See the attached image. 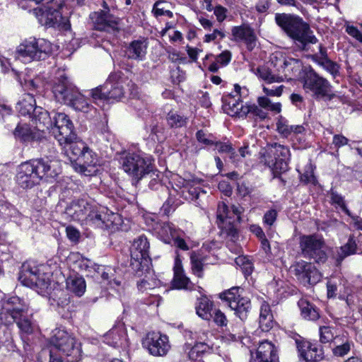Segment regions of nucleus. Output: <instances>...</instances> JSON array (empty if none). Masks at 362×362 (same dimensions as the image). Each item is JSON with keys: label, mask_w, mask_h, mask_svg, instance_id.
I'll return each mask as SVG.
<instances>
[{"label": "nucleus", "mask_w": 362, "mask_h": 362, "mask_svg": "<svg viewBox=\"0 0 362 362\" xmlns=\"http://www.w3.org/2000/svg\"><path fill=\"white\" fill-rule=\"evenodd\" d=\"M52 154L30 159L22 163L18 168L16 176V183L23 189H30L39 185L41 181L54 182L62 173L60 161Z\"/></svg>", "instance_id": "obj_1"}, {"label": "nucleus", "mask_w": 362, "mask_h": 362, "mask_svg": "<svg viewBox=\"0 0 362 362\" xmlns=\"http://www.w3.org/2000/svg\"><path fill=\"white\" fill-rule=\"evenodd\" d=\"M275 22L303 50L308 51L310 44L317 42V39L309 25L298 16L284 13H276Z\"/></svg>", "instance_id": "obj_2"}, {"label": "nucleus", "mask_w": 362, "mask_h": 362, "mask_svg": "<svg viewBox=\"0 0 362 362\" xmlns=\"http://www.w3.org/2000/svg\"><path fill=\"white\" fill-rule=\"evenodd\" d=\"M234 88L235 95L229 94L223 99V108L228 115L238 117H245L247 115H252L262 119L267 117V112L257 105L255 104L243 105L240 98L247 93V90L245 88H242L239 85L235 84Z\"/></svg>", "instance_id": "obj_3"}, {"label": "nucleus", "mask_w": 362, "mask_h": 362, "mask_svg": "<svg viewBox=\"0 0 362 362\" xmlns=\"http://www.w3.org/2000/svg\"><path fill=\"white\" fill-rule=\"evenodd\" d=\"M260 154V163L271 169L274 177L288 169L291 153L288 146L276 142L269 144Z\"/></svg>", "instance_id": "obj_4"}, {"label": "nucleus", "mask_w": 362, "mask_h": 362, "mask_svg": "<svg viewBox=\"0 0 362 362\" xmlns=\"http://www.w3.org/2000/svg\"><path fill=\"white\" fill-rule=\"evenodd\" d=\"M119 162L122 170L137 182L148 175L153 176L151 159L139 153L124 152Z\"/></svg>", "instance_id": "obj_5"}, {"label": "nucleus", "mask_w": 362, "mask_h": 362, "mask_svg": "<svg viewBox=\"0 0 362 362\" xmlns=\"http://www.w3.org/2000/svg\"><path fill=\"white\" fill-rule=\"evenodd\" d=\"M51 43L43 38H30L21 43L17 49V58L24 63L34 60H44L52 52Z\"/></svg>", "instance_id": "obj_6"}, {"label": "nucleus", "mask_w": 362, "mask_h": 362, "mask_svg": "<svg viewBox=\"0 0 362 362\" xmlns=\"http://www.w3.org/2000/svg\"><path fill=\"white\" fill-rule=\"evenodd\" d=\"M46 266L36 265L33 262L23 264L19 274L18 280L28 287L37 286L40 288H47L50 284L49 277L45 272Z\"/></svg>", "instance_id": "obj_7"}, {"label": "nucleus", "mask_w": 362, "mask_h": 362, "mask_svg": "<svg viewBox=\"0 0 362 362\" xmlns=\"http://www.w3.org/2000/svg\"><path fill=\"white\" fill-rule=\"evenodd\" d=\"M303 71V88L306 93H311L316 98L330 95L332 86L326 78L320 76L311 66L304 67Z\"/></svg>", "instance_id": "obj_8"}, {"label": "nucleus", "mask_w": 362, "mask_h": 362, "mask_svg": "<svg viewBox=\"0 0 362 362\" xmlns=\"http://www.w3.org/2000/svg\"><path fill=\"white\" fill-rule=\"evenodd\" d=\"M50 343L64 355L70 357L71 362L77 361L81 358V349L79 344H77L75 337L66 330H53Z\"/></svg>", "instance_id": "obj_9"}, {"label": "nucleus", "mask_w": 362, "mask_h": 362, "mask_svg": "<svg viewBox=\"0 0 362 362\" xmlns=\"http://www.w3.org/2000/svg\"><path fill=\"white\" fill-rule=\"evenodd\" d=\"M300 247L303 256L305 258L313 259L317 263H323L327 259L325 242L317 235L302 236L300 240Z\"/></svg>", "instance_id": "obj_10"}, {"label": "nucleus", "mask_w": 362, "mask_h": 362, "mask_svg": "<svg viewBox=\"0 0 362 362\" xmlns=\"http://www.w3.org/2000/svg\"><path fill=\"white\" fill-rule=\"evenodd\" d=\"M124 82L117 79L115 76L110 77L105 84L92 90L91 96L97 103L101 100H119L124 94Z\"/></svg>", "instance_id": "obj_11"}, {"label": "nucleus", "mask_w": 362, "mask_h": 362, "mask_svg": "<svg viewBox=\"0 0 362 362\" xmlns=\"http://www.w3.org/2000/svg\"><path fill=\"white\" fill-rule=\"evenodd\" d=\"M220 298L226 301L235 314L243 320L247 317L251 309V303L248 298L240 293V288L233 287L220 293Z\"/></svg>", "instance_id": "obj_12"}, {"label": "nucleus", "mask_w": 362, "mask_h": 362, "mask_svg": "<svg viewBox=\"0 0 362 362\" xmlns=\"http://www.w3.org/2000/svg\"><path fill=\"white\" fill-rule=\"evenodd\" d=\"M1 306L0 320L5 325H12L27 310L25 303L18 296L2 299Z\"/></svg>", "instance_id": "obj_13"}, {"label": "nucleus", "mask_w": 362, "mask_h": 362, "mask_svg": "<svg viewBox=\"0 0 362 362\" xmlns=\"http://www.w3.org/2000/svg\"><path fill=\"white\" fill-rule=\"evenodd\" d=\"M142 344L153 356H165L171 348L168 337L160 332H148Z\"/></svg>", "instance_id": "obj_14"}, {"label": "nucleus", "mask_w": 362, "mask_h": 362, "mask_svg": "<svg viewBox=\"0 0 362 362\" xmlns=\"http://www.w3.org/2000/svg\"><path fill=\"white\" fill-rule=\"evenodd\" d=\"M52 93L58 102L68 105L72 101L74 96L78 94V88L65 74L61 71L54 81Z\"/></svg>", "instance_id": "obj_15"}, {"label": "nucleus", "mask_w": 362, "mask_h": 362, "mask_svg": "<svg viewBox=\"0 0 362 362\" xmlns=\"http://www.w3.org/2000/svg\"><path fill=\"white\" fill-rule=\"evenodd\" d=\"M51 130L59 143L70 141L74 137L73 123L64 112L54 113Z\"/></svg>", "instance_id": "obj_16"}, {"label": "nucleus", "mask_w": 362, "mask_h": 362, "mask_svg": "<svg viewBox=\"0 0 362 362\" xmlns=\"http://www.w3.org/2000/svg\"><path fill=\"white\" fill-rule=\"evenodd\" d=\"M117 218V214L112 212L108 213L106 208L100 207L98 209L95 206L91 204L85 221L90 225L103 228L110 227Z\"/></svg>", "instance_id": "obj_17"}, {"label": "nucleus", "mask_w": 362, "mask_h": 362, "mask_svg": "<svg viewBox=\"0 0 362 362\" xmlns=\"http://www.w3.org/2000/svg\"><path fill=\"white\" fill-rule=\"evenodd\" d=\"M74 168L76 171L86 176L95 175L99 170L98 158L96 154L88 148L81 156L77 157Z\"/></svg>", "instance_id": "obj_18"}, {"label": "nucleus", "mask_w": 362, "mask_h": 362, "mask_svg": "<svg viewBox=\"0 0 362 362\" xmlns=\"http://www.w3.org/2000/svg\"><path fill=\"white\" fill-rule=\"evenodd\" d=\"M296 344L300 357L305 362H319L323 359L324 351L321 345L305 340H296Z\"/></svg>", "instance_id": "obj_19"}, {"label": "nucleus", "mask_w": 362, "mask_h": 362, "mask_svg": "<svg viewBox=\"0 0 362 362\" xmlns=\"http://www.w3.org/2000/svg\"><path fill=\"white\" fill-rule=\"evenodd\" d=\"M291 268L294 274L300 280L309 284H315L321 279V275L315 266L303 260L296 262Z\"/></svg>", "instance_id": "obj_20"}, {"label": "nucleus", "mask_w": 362, "mask_h": 362, "mask_svg": "<svg viewBox=\"0 0 362 362\" xmlns=\"http://www.w3.org/2000/svg\"><path fill=\"white\" fill-rule=\"evenodd\" d=\"M103 341L113 347L127 348L129 342L124 325L122 322L116 324L103 335Z\"/></svg>", "instance_id": "obj_21"}, {"label": "nucleus", "mask_w": 362, "mask_h": 362, "mask_svg": "<svg viewBox=\"0 0 362 362\" xmlns=\"http://www.w3.org/2000/svg\"><path fill=\"white\" fill-rule=\"evenodd\" d=\"M150 244L144 235L135 238L131 247L132 259L138 262L140 265L146 264L149 259Z\"/></svg>", "instance_id": "obj_22"}, {"label": "nucleus", "mask_w": 362, "mask_h": 362, "mask_svg": "<svg viewBox=\"0 0 362 362\" xmlns=\"http://www.w3.org/2000/svg\"><path fill=\"white\" fill-rule=\"evenodd\" d=\"M229 214V209L225 203L218 204L217 209V218L220 222L218 223L219 227L221 228L223 234L233 239L236 238L238 232L235 225L231 223L233 218Z\"/></svg>", "instance_id": "obj_23"}, {"label": "nucleus", "mask_w": 362, "mask_h": 362, "mask_svg": "<svg viewBox=\"0 0 362 362\" xmlns=\"http://www.w3.org/2000/svg\"><path fill=\"white\" fill-rule=\"evenodd\" d=\"M250 362H275L277 360L275 347L267 340L260 342L256 351H250Z\"/></svg>", "instance_id": "obj_24"}, {"label": "nucleus", "mask_w": 362, "mask_h": 362, "mask_svg": "<svg viewBox=\"0 0 362 362\" xmlns=\"http://www.w3.org/2000/svg\"><path fill=\"white\" fill-rule=\"evenodd\" d=\"M90 17L96 30L107 32L117 30V18L107 11L95 12Z\"/></svg>", "instance_id": "obj_25"}, {"label": "nucleus", "mask_w": 362, "mask_h": 362, "mask_svg": "<svg viewBox=\"0 0 362 362\" xmlns=\"http://www.w3.org/2000/svg\"><path fill=\"white\" fill-rule=\"evenodd\" d=\"M91 204L84 199L71 202L65 209V214L74 221L86 220Z\"/></svg>", "instance_id": "obj_26"}, {"label": "nucleus", "mask_w": 362, "mask_h": 362, "mask_svg": "<svg viewBox=\"0 0 362 362\" xmlns=\"http://www.w3.org/2000/svg\"><path fill=\"white\" fill-rule=\"evenodd\" d=\"M33 13L42 25L54 27L60 24L62 16L58 9L49 8L43 11L41 8H33Z\"/></svg>", "instance_id": "obj_27"}, {"label": "nucleus", "mask_w": 362, "mask_h": 362, "mask_svg": "<svg viewBox=\"0 0 362 362\" xmlns=\"http://www.w3.org/2000/svg\"><path fill=\"white\" fill-rule=\"evenodd\" d=\"M211 351L212 346L206 342H197L194 345L187 343L183 346L185 354L193 362H204L202 358Z\"/></svg>", "instance_id": "obj_28"}, {"label": "nucleus", "mask_w": 362, "mask_h": 362, "mask_svg": "<svg viewBox=\"0 0 362 362\" xmlns=\"http://www.w3.org/2000/svg\"><path fill=\"white\" fill-rule=\"evenodd\" d=\"M231 34L235 41L244 42L248 49L252 50L255 46L256 35L253 29L247 25L233 27Z\"/></svg>", "instance_id": "obj_29"}, {"label": "nucleus", "mask_w": 362, "mask_h": 362, "mask_svg": "<svg viewBox=\"0 0 362 362\" xmlns=\"http://www.w3.org/2000/svg\"><path fill=\"white\" fill-rule=\"evenodd\" d=\"M174 276L172 281L173 288L177 289H191L192 282L185 275L181 261L176 258L173 268Z\"/></svg>", "instance_id": "obj_30"}, {"label": "nucleus", "mask_w": 362, "mask_h": 362, "mask_svg": "<svg viewBox=\"0 0 362 362\" xmlns=\"http://www.w3.org/2000/svg\"><path fill=\"white\" fill-rule=\"evenodd\" d=\"M32 121L38 132L49 130L53 127V117H52L47 110L40 107L36 109Z\"/></svg>", "instance_id": "obj_31"}, {"label": "nucleus", "mask_w": 362, "mask_h": 362, "mask_svg": "<svg viewBox=\"0 0 362 362\" xmlns=\"http://www.w3.org/2000/svg\"><path fill=\"white\" fill-rule=\"evenodd\" d=\"M61 146H64L68 156H69L71 161L76 163L77 157L81 156L84 151H86L89 148L82 141L77 140L76 136L74 134V137L71 141L59 143Z\"/></svg>", "instance_id": "obj_32"}, {"label": "nucleus", "mask_w": 362, "mask_h": 362, "mask_svg": "<svg viewBox=\"0 0 362 362\" xmlns=\"http://www.w3.org/2000/svg\"><path fill=\"white\" fill-rule=\"evenodd\" d=\"M13 134L17 139L23 143L36 141L40 139V133L35 127L32 129L27 124H19L15 129Z\"/></svg>", "instance_id": "obj_33"}, {"label": "nucleus", "mask_w": 362, "mask_h": 362, "mask_svg": "<svg viewBox=\"0 0 362 362\" xmlns=\"http://www.w3.org/2000/svg\"><path fill=\"white\" fill-rule=\"evenodd\" d=\"M146 49L147 43L145 40H134L127 49V55L129 59L141 61L146 56Z\"/></svg>", "instance_id": "obj_34"}, {"label": "nucleus", "mask_w": 362, "mask_h": 362, "mask_svg": "<svg viewBox=\"0 0 362 362\" xmlns=\"http://www.w3.org/2000/svg\"><path fill=\"white\" fill-rule=\"evenodd\" d=\"M333 344L334 346L332 349L333 354L338 357H343L348 354L354 344L347 336L342 334L341 336L335 335Z\"/></svg>", "instance_id": "obj_35"}, {"label": "nucleus", "mask_w": 362, "mask_h": 362, "mask_svg": "<svg viewBox=\"0 0 362 362\" xmlns=\"http://www.w3.org/2000/svg\"><path fill=\"white\" fill-rule=\"evenodd\" d=\"M276 130L281 136L287 138L292 133L295 134L303 133L305 128L302 125H290L287 119L280 117L276 122Z\"/></svg>", "instance_id": "obj_36"}, {"label": "nucleus", "mask_w": 362, "mask_h": 362, "mask_svg": "<svg viewBox=\"0 0 362 362\" xmlns=\"http://www.w3.org/2000/svg\"><path fill=\"white\" fill-rule=\"evenodd\" d=\"M195 310L199 317L209 320L212 317L213 303L206 296H202L197 299Z\"/></svg>", "instance_id": "obj_37"}, {"label": "nucleus", "mask_w": 362, "mask_h": 362, "mask_svg": "<svg viewBox=\"0 0 362 362\" xmlns=\"http://www.w3.org/2000/svg\"><path fill=\"white\" fill-rule=\"evenodd\" d=\"M357 244L355 237L350 235L347 243L337 249L335 258L338 264H340L344 258L356 252Z\"/></svg>", "instance_id": "obj_38"}, {"label": "nucleus", "mask_w": 362, "mask_h": 362, "mask_svg": "<svg viewBox=\"0 0 362 362\" xmlns=\"http://www.w3.org/2000/svg\"><path fill=\"white\" fill-rule=\"evenodd\" d=\"M38 107L35 106V100L31 93L24 94L23 98L17 103V109L22 115H30L35 113Z\"/></svg>", "instance_id": "obj_39"}, {"label": "nucleus", "mask_w": 362, "mask_h": 362, "mask_svg": "<svg viewBox=\"0 0 362 362\" xmlns=\"http://www.w3.org/2000/svg\"><path fill=\"white\" fill-rule=\"evenodd\" d=\"M156 233L160 239L165 243H170L176 237L178 231L174 226L170 223H161L156 228Z\"/></svg>", "instance_id": "obj_40"}, {"label": "nucleus", "mask_w": 362, "mask_h": 362, "mask_svg": "<svg viewBox=\"0 0 362 362\" xmlns=\"http://www.w3.org/2000/svg\"><path fill=\"white\" fill-rule=\"evenodd\" d=\"M66 288L77 296H81L86 291V281L81 276H69L66 279Z\"/></svg>", "instance_id": "obj_41"}, {"label": "nucleus", "mask_w": 362, "mask_h": 362, "mask_svg": "<svg viewBox=\"0 0 362 362\" xmlns=\"http://www.w3.org/2000/svg\"><path fill=\"white\" fill-rule=\"evenodd\" d=\"M259 326L263 331H267L273 326V315L269 305L264 302L260 307Z\"/></svg>", "instance_id": "obj_42"}, {"label": "nucleus", "mask_w": 362, "mask_h": 362, "mask_svg": "<svg viewBox=\"0 0 362 362\" xmlns=\"http://www.w3.org/2000/svg\"><path fill=\"white\" fill-rule=\"evenodd\" d=\"M94 272L95 277L100 276L103 280L107 281L110 284H115L117 286L120 282L115 279V269L110 266H102L94 264Z\"/></svg>", "instance_id": "obj_43"}, {"label": "nucleus", "mask_w": 362, "mask_h": 362, "mask_svg": "<svg viewBox=\"0 0 362 362\" xmlns=\"http://www.w3.org/2000/svg\"><path fill=\"white\" fill-rule=\"evenodd\" d=\"M298 306L303 318L309 320H316L320 317L317 308L307 300L300 299L298 301Z\"/></svg>", "instance_id": "obj_44"}, {"label": "nucleus", "mask_w": 362, "mask_h": 362, "mask_svg": "<svg viewBox=\"0 0 362 362\" xmlns=\"http://www.w3.org/2000/svg\"><path fill=\"white\" fill-rule=\"evenodd\" d=\"M69 259L73 261V265L74 269H78L79 271H86L90 272L91 269L94 270V264L91 260L83 257L78 253L72 254L69 257Z\"/></svg>", "instance_id": "obj_45"}, {"label": "nucleus", "mask_w": 362, "mask_h": 362, "mask_svg": "<svg viewBox=\"0 0 362 362\" xmlns=\"http://www.w3.org/2000/svg\"><path fill=\"white\" fill-rule=\"evenodd\" d=\"M257 75L267 84L271 85L273 83H281L284 81L283 76L275 75L266 66H261L257 69Z\"/></svg>", "instance_id": "obj_46"}, {"label": "nucleus", "mask_w": 362, "mask_h": 362, "mask_svg": "<svg viewBox=\"0 0 362 362\" xmlns=\"http://www.w3.org/2000/svg\"><path fill=\"white\" fill-rule=\"evenodd\" d=\"M68 105L72 107L76 110L83 112H88L91 108V105L89 104L88 100L78 90V94L74 96L72 101L69 103Z\"/></svg>", "instance_id": "obj_47"}, {"label": "nucleus", "mask_w": 362, "mask_h": 362, "mask_svg": "<svg viewBox=\"0 0 362 362\" xmlns=\"http://www.w3.org/2000/svg\"><path fill=\"white\" fill-rule=\"evenodd\" d=\"M216 149L219 153H226L229 154L230 158L233 163L239 161V155L235 151L232 146L227 143L216 142L215 144Z\"/></svg>", "instance_id": "obj_48"}, {"label": "nucleus", "mask_w": 362, "mask_h": 362, "mask_svg": "<svg viewBox=\"0 0 362 362\" xmlns=\"http://www.w3.org/2000/svg\"><path fill=\"white\" fill-rule=\"evenodd\" d=\"M317 64L322 66L325 70L329 72L333 77H335L339 74V65L330 60L328 58L319 59Z\"/></svg>", "instance_id": "obj_49"}, {"label": "nucleus", "mask_w": 362, "mask_h": 362, "mask_svg": "<svg viewBox=\"0 0 362 362\" xmlns=\"http://www.w3.org/2000/svg\"><path fill=\"white\" fill-rule=\"evenodd\" d=\"M192 273L199 278L203 277V260L195 252L190 256Z\"/></svg>", "instance_id": "obj_50"}, {"label": "nucleus", "mask_w": 362, "mask_h": 362, "mask_svg": "<svg viewBox=\"0 0 362 362\" xmlns=\"http://www.w3.org/2000/svg\"><path fill=\"white\" fill-rule=\"evenodd\" d=\"M259 105L267 110H270L276 113H279L281 110V105L280 103H272V101L267 97H259L257 100Z\"/></svg>", "instance_id": "obj_51"}, {"label": "nucleus", "mask_w": 362, "mask_h": 362, "mask_svg": "<svg viewBox=\"0 0 362 362\" xmlns=\"http://www.w3.org/2000/svg\"><path fill=\"white\" fill-rule=\"evenodd\" d=\"M160 282L153 277H148L145 276V278L141 280L137 284V286L139 291L141 292L147 291L148 290H152L158 286Z\"/></svg>", "instance_id": "obj_52"}, {"label": "nucleus", "mask_w": 362, "mask_h": 362, "mask_svg": "<svg viewBox=\"0 0 362 362\" xmlns=\"http://www.w3.org/2000/svg\"><path fill=\"white\" fill-rule=\"evenodd\" d=\"M167 121L171 127L178 128L187 124V118L176 112H170L167 116Z\"/></svg>", "instance_id": "obj_53"}, {"label": "nucleus", "mask_w": 362, "mask_h": 362, "mask_svg": "<svg viewBox=\"0 0 362 362\" xmlns=\"http://www.w3.org/2000/svg\"><path fill=\"white\" fill-rule=\"evenodd\" d=\"M335 330L329 326L320 327V339L322 343L334 342L335 338Z\"/></svg>", "instance_id": "obj_54"}, {"label": "nucleus", "mask_w": 362, "mask_h": 362, "mask_svg": "<svg viewBox=\"0 0 362 362\" xmlns=\"http://www.w3.org/2000/svg\"><path fill=\"white\" fill-rule=\"evenodd\" d=\"M14 322H16L21 332L27 334H30L33 332L34 327L33 323L28 317L24 316L23 313H22L21 317H18V319Z\"/></svg>", "instance_id": "obj_55"}, {"label": "nucleus", "mask_w": 362, "mask_h": 362, "mask_svg": "<svg viewBox=\"0 0 362 362\" xmlns=\"http://www.w3.org/2000/svg\"><path fill=\"white\" fill-rule=\"evenodd\" d=\"M313 166L309 163L306 165L303 173H300V180L305 184L316 185L317 179L314 175Z\"/></svg>", "instance_id": "obj_56"}, {"label": "nucleus", "mask_w": 362, "mask_h": 362, "mask_svg": "<svg viewBox=\"0 0 362 362\" xmlns=\"http://www.w3.org/2000/svg\"><path fill=\"white\" fill-rule=\"evenodd\" d=\"M237 265L241 267L245 275H250L253 271V264L248 257L240 256L235 259Z\"/></svg>", "instance_id": "obj_57"}, {"label": "nucleus", "mask_w": 362, "mask_h": 362, "mask_svg": "<svg viewBox=\"0 0 362 362\" xmlns=\"http://www.w3.org/2000/svg\"><path fill=\"white\" fill-rule=\"evenodd\" d=\"M164 4H167V2L162 0L156 1L153 5L152 12L156 17L167 16L169 18H172L173 16V12L165 9V7H161V5Z\"/></svg>", "instance_id": "obj_58"}, {"label": "nucleus", "mask_w": 362, "mask_h": 362, "mask_svg": "<svg viewBox=\"0 0 362 362\" xmlns=\"http://www.w3.org/2000/svg\"><path fill=\"white\" fill-rule=\"evenodd\" d=\"M224 337L228 341H238L242 337L241 326L228 328L224 334Z\"/></svg>", "instance_id": "obj_59"}, {"label": "nucleus", "mask_w": 362, "mask_h": 362, "mask_svg": "<svg viewBox=\"0 0 362 362\" xmlns=\"http://www.w3.org/2000/svg\"><path fill=\"white\" fill-rule=\"evenodd\" d=\"M284 88V86L283 85L270 86V85L267 84L266 86H263V91L267 96L279 97L282 94Z\"/></svg>", "instance_id": "obj_60"}, {"label": "nucleus", "mask_w": 362, "mask_h": 362, "mask_svg": "<svg viewBox=\"0 0 362 362\" xmlns=\"http://www.w3.org/2000/svg\"><path fill=\"white\" fill-rule=\"evenodd\" d=\"M226 37L225 32L222 29H214L211 33L205 35L204 42H210L216 40H222Z\"/></svg>", "instance_id": "obj_61"}, {"label": "nucleus", "mask_w": 362, "mask_h": 362, "mask_svg": "<svg viewBox=\"0 0 362 362\" xmlns=\"http://www.w3.org/2000/svg\"><path fill=\"white\" fill-rule=\"evenodd\" d=\"M279 63L281 69L285 72L289 71V66L299 67L300 66V61L293 58H289L288 59L285 58L280 59Z\"/></svg>", "instance_id": "obj_62"}, {"label": "nucleus", "mask_w": 362, "mask_h": 362, "mask_svg": "<svg viewBox=\"0 0 362 362\" xmlns=\"http://www.w3.org/2000/svg\"><path fill=\"white\" fill-rule=\"evenodd\" d=\"M331 199L333 203L337 204L348 216H351V213L345 204L344 198L340 194L332 192Z\"/></svg>", "instance_id": "obj_63"}, {"label": "nucleus", "mask_w": 362, "mask_h": 362, "mask_svg": "<svg viewBox=\"0 0 362 362\" xmlns=\"http://www.w3.org/2000/svg\"><path fill=\"white\" fill-rule=\"evenodd\" d=\"M214 322L218 326H226L227 325V318L223 313H222L220 310H216L212 313V317Z\"/></svg>", "instance_id": "obj_64"}]
</instances>
